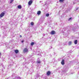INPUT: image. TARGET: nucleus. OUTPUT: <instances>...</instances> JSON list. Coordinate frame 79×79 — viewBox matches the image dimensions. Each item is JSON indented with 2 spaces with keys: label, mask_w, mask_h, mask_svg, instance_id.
<instances>
[{
  "label": "nucleus",
  "mask_w": 79,
  "mask_h": 79,
  "mask_svg": "<svg viewBox=\"0 0 79 79\" xmlns=\"http://www.w3.org/2000/svg\"><path fill=\"white\" fill-rule=\"evenodd\" d=\"M32 3V1L30 0L28 2V5H31V4Z\"/></svg>",
  "instance_id": "obj_5"
},
{
  "label": "nucleus",
  "mask_w": 79,
  "mask_h": 79,
  "mask_svg": "<svg viewBox=\"0 0 79 79\" xmlns=\"http://www.w3.org/2000/svg\"><path fill=\"white\" fill-rule=\"evenodd\" d=\"M5 15V13L2 12L0 15V16L1 17V18H2Z\"/></svg>",
  "instance_id": "obj_2"
},
{
  "label": "nucleus",
  "mask_w": 79,
  "mask_h": 79,
  "mask_svg": "<svg viewBox=\"0 0 79 79\" xmlns=\"http://www.w3.org/2000/svg\"><path fill=\"white\" fill-rule=\"evenodd\" d=\"M51 35H55L56 34V32L55 31H52L51 32Z\"/></svg>",
  "instance_id": "obj_1"
},
{
  "label": "nucleus",
  "mask_w": 79,
  "mask_h": 79,
  "mask_svg": "<svg viewBox=\"0 0 79 79\" xmlns=\"http://www.w3.org/2000/svg\"><path fill=\"white\" fill-rule=\"evenodd\" d=\"M15 52V53H18L19 52V51L17 50H16L14 51Z\"/></svg>",
  "instance_id": "obj_9"
},
{
  "label": "nucleus",
  "mask_w": 79,
  "mask_h": 79,
  "mask_svg": "<svg viewBox=\"0 0 79 79\" xmlns=\"http://www.w3.org/2000/svg\"><path fill=\"white\" fill-rule=\"evenodd\" d=\"M40 3H41V1H40Z\"/></svg>",
  "instance_id": "obj_25"
},
{
  "label": "nucleus",
  "mask_w": 79,
  "mask_h": 79,
  "mask_svg": "<svg viewBox=\"0 0 79 79\" xmlns=\"http://www.w3.org/2000/svg\"><path fill=\"white\" fill-rule=\"evenodd\" d=\"M64 0H59L60 2H63Z\"/></svg>",
  "instance_id": "obj_18"
},
{
  "label": "nucleus",
  "mask_w": 79,
  "mask_h": 79,
  "mask_svg": "<svg viewBox=\"0 0 79 79\" xmlns=\"http://www.w3.org/2000/svg\"><path fill=\"white\" fill-rule=\"evenodd\" d=\"M61 64L62 65H64V60H62V61L61 62Z\"/></svg>",
  "instance_id": "obj_6"
},
{
  "label": "nucleus",
  "mask_w": 79,
  "mask_h": 79,
  "mask_svg": "<svg viewBox=\"0 0 79 79\" xmlns=\"http://www.w3.org/2000/svg\"><path fill=\"white\" fill-rule=\"evenodd\" d=\"M51 74V72L50 71H48L47 73V74L48 76H49Z\"/></svg>",
  "instance_id": "obj_7"
},
{
  "label": "nucleus",
  "mask_w": 79,
  "mask_h": 79,
  "mask_svg": "<svg viewBox=\"0 0 79 79\" xmlns=\"http://www.w3.org/2000/svg\"><path fill=\"white\" fill-rule=\"evenodd\" d=\"M74 44H77V40H76L74 41Z\"/></svg>",
  "instance_id": "obj_12"
},
{
  "label": "nucleus",
  "mask_w": 79,
  "mask_h": 79,
  "mask_svg": "<svg viewBox=\"0 0 79 79\" xmlns=\"http://www.w3.org/2000/svg\"><path fill=\"white\" fill-rule=\"evenodd\" d=\"M37 15H39L41 14V11L40 10L38 11L37 13Z\"/></svg>",
  "instance_id": "obj_8"
},
{
  "label": "nucleus",
  "mask_w": 79,
  "mask_h": 79,
  "mask_svg": "<svg viewBox=\"0 0 79 79\" xmlns=\"http://www.w3.org/2000/svg\"><path fill=\"white\" fill-rule=\"evenodd\" d=\"M72 21V18H70L69 19H68V21Z\"/></svg>",
  "instance_id": "obj_15"
},
{
  "label": "nucleus",
  "mask_w": 79,
  "mask_h": 79,
  "mask_svg": "<svg viewBox=\"0 0 79 79\" xmlns=\"http://www.w3.org/2000/svg\"><path fill=\"white\" fill-rule=\"evenodd\" d=\"M45 5H46V3H45Z\"/></svg>",
  "instance_id": "obj_26"
},
{
  "label": "nucleus",
  "mask_w": 79,
  "mask_h": 79,
  "mask_svg": "<svg viewBox=\"0 0 79 79\" xmlns=\"http://www.w3.org/2000/svg\"><path fill=\"white\" fill-rule=\"evenodd\" d=\"M50 56H52V55H51V54H50Z\"/></svg>",
  "instance_id": "obj_23"
},
{
  "label": "nucleus",
  "mask_w": 79,
  "mask_h": 79,
  "mask_svg": "<svg viewBox=\"0 0 79 79\" xmlns=\"http://www.w3.org/2000/svg\"><path fill=\"white\" fill-rule=\"evenodd\" d=\"M31 26H33L34 25V23L33 22H32L31 23Z\"/></svg>",
  "instance_id": "obj_17"
},
{
  "label": "nucleus",
  "mask_w": 79,
  "mask_h": 79,
  "mask_svg": "<svg viewBox=\"0 0 79 79\" xmlns=\"http://www.w3.org/2000/svg\"><path fill=\"white\" fill-rule=\"evenodd\" d=\"M14 79H21V78L19 77H15V78H13Z\"/></svg>",
  "instance_id": "obj_3"
},
{
  "label": "nucleus",
  "mask_w": 79,
  "mask_h": 79,
  "mask_svg": "<svg viewBox=\"0 0 79 79\" xmlns=\"http://www.w3.org/2000/svg\"><path fill=\"white\" fill-rule=\"evenodd\" d=\"M20 37H22V35H20Z\"/></svg>",
  "instance_id": "obj_22"
},
{
  "label": "nucleus",
  "mask_w": 79,
  "mask_h": 79,
  "mask_svg": "<svg viewBox=\"0 0 79 79\" xmlns=\"http://www.w3.org/2000/svg\"><path fill=\"white\" fill-rule=\"evenodd\" d=\"M72 44V42L71 41H70L69 42V45H71V44Z\"/></svg>",
  "instance_id": "obj_14"
},
{
  "label": "nucleus",
  "mask_w": 79,
  "mask_h": 79,
  "mask_svg": "<svg viewBox=\"0 0 79 79\" xmlns=\"http://www.w3.org/2000/svg\"><path fill=\"white\" fill-rule=\"evenodd\" d=\"M14 1V0H11V1H10V3H13V2Z\"/></svg>",
  "instance_id": "obj_19"
},
{
  "label": "nucleus",
  "mask_w": 79,
  "mask_h": 79,
  "mask_svg": "<svg viewBox=\"0 0 79 79\" xmlns=\"http://www.w3.org/2000/svg\"><path fill=\"white\" fill-rule=\"evenodd\" d=\"M18 8H19V9H21V8H22V7L21 6V5H19L18 6Z\"/></svg>",
  "instance_id": "obj_10"
},
{
  "label": "nucleus",
  "mask_w": 79,
  "mask_h": 79,
  "mask_svg": "<svg viewBox=\"0 0 79 79\" xmlns=\"http://www.w3.org/2000/svg\"><path fill=\"white\" fill-rule=\"evenodd\" d=\"M13 77H15V75H14Z\"/></svg>",
  "instance_id": "obj_24"
},
{
  "label": "nucleus",
  "mask_w": 79,
  "mask_h": 79,
  "mask_svg": "<svg viewBox=\"0 0 79 79\" xmlns=\"http://www.w3.org/2000/svg\"><path fill=\"white\" fill-rule=\"evenodd\" d=\"M22 43H23L24 42V40H23L22 41H21Z\"/></svg>",
  "instance_id": "obj_20"
},
{
  "label": "nucleus",
  "mask_w": 79,
  "mask_h": 79,
  "mask_svg": "<svg viewBox=\"0 0 79 79\" xmlns=\"http://www.w3.org/2000/svg\"><path fill=\"white\" fill-rule=\"evenodd\" d=\"M41 63V62L39 60H38L37 61V64H40V63Z\"/></svg>",
  "instance_id": "obj_13"
},
{
  "label": "nucleus",
  "mask_w": 79,
  "mask_h": 79,
  "mask_svg": "<svg viewBox=\"0 0 79 79\" xmlns=\"http://www.w3.org/2000/svg\"><path fill=\"white\" fill-rule=\"evenodd\" d=\"M78 10V8H77L75 11H77V10Z\"/></svg>",
  "instance_id": "obj_21"
},
{
  "label": "nucleus",
  "mask_w": 79,
  "mask_h": 79,
  "mask_svg": "<svg viewBox=\"0 0 79 79\" xmlns=\"http://www.w3.org/2000/svg\"><path fill=\"white\" fill-rule=\"evenodd\" d=\"M36 44L35 43L32 42L31 43V46H33V45H34V44Z\"/></svg>",
  "instance_id": "obj_11"
},
{
  "label": "nucleus",
  "mask_w": 79,
  "mask_h": 79,
  "mask_svg": "<svg viewBox=\"0 0 79 79\" xmlns=\"http://www.w3.org/2000/svg\"><path fill=\"white\" fill-rule=\"evenodd\" d=\"M49 15H50V14L48 13L46 14V15L47 17H48V16H49Z\"/></svg>",
  "instance_id": "obj_16"
},
{
  "label": "nucleus",
  "mask_w": 79,
  "mask_h": 79,
  "mask_svg": "<svg viewBox=\"0 0 79 79\" xmlns=\"http://www.w3.org/2000/svg\"><path fill=\"white\" fill-rule=\"evenodd\" d=\"M28 52V49L27 48H25L23 50V52Z\"/></svg>",
  "instance_id": "obj_4"
}]
</instances>
